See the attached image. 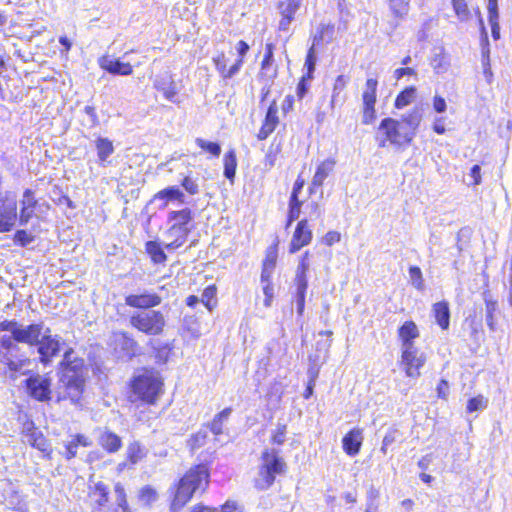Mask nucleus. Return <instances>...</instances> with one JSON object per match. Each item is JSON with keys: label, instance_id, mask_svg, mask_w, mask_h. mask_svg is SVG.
<instances>
[{"label": "nucleus", "instance_id": "obj_1", "mask_svg": "<svg viewBox=\"0 0 512 512\" xmlns=\"http://www.w3.org/2000/svg\"><path fill=\"white\" fill-rule=\"evenodd\" d=\"M421 120L422 113L418 108L402 116L401 120L383 119L376 136L379 146L385 147L388 143L396 147L408 145L415 137Z\"/></svg>", "mask_w": 512, "mask_h": 512}, {"label": "nucleus", "instance_id": "obj_2", "mask_svg": "<svg viewBox=\"0 0 512 512\" xmlns=\"http://www.w3.org/2000/svg\"><path fill=\"white\" fill-rule=\"evenodd\" d=\"M85 371L84 360L74 350H67L61 362L60 385L65 389L62 398H69L74 404L79 402L84 390Z\"/></svg>", "mask_w": 512, "mask_h": 512}, {"label": "nucleus", "instance_id": "obj_3", "mask_svg": "<svg viewBox=\"0 0 512 512\" xmlns=\"http://www.w3.org/2000/svg\"><path fill=\"white\" fill-rule=\"evenodd\" d=\"M209 484V471L203 465L191 467L176 485L174 498L170 509L172 512H178L198 491H205Z\"/></svg>", "mask_w": 512, "mask_h": 512}, {"label": "nucleus", "instance_id": "obj_4", "mask_svg": "<svg viewBox=\"0 0 512 512\" xmlns=\"http://www.w3.org/2000/svg\"><path fill=\"white\" fill-rule=\"evenodd\" d=\"M192 220L193 214L189 208L169 212L167 218L169 227L164 232L167 250H176L184 245L191 231Z\"/></svg>", "mask_w": 512, "mask_h": 512}, {"label": "nucleus", "instance_id": "obj_5", "mask_svg": "<svg viewBox=\"0 0 512 512\" xmlns=\"http://www.w3.org/2000/svg\"><path fill=\"white\" fill-rule=\"evenodd\" d=\"M132 395L147 404L154 405L163 393V381L154 370H143L131 383Z\"/></svg>", "mask_w": 512, "mask_h": 512}, {"label": "nucleus", "instance_id": "obj_6", "mask_svg": "<svg viewBox=\"0 0 512 512\" xmlns=\"http://www.w3.org/2000/svg\"><path fill=\"white\" fill-rule=\"evenodd\" d=\"M286 463L274 449H265L261 457L258 477L255 486L260 490L268 489L275 481L277 475L285 472Z\"/></svg>", "mask_w": 512, "mask_h": 512}, {"label": "nucleus", "instance_id": "obj_7", "mask_svg": "<svg viewBox=\"0 0 512 512\" xmlns=\"http://www.w3.org/2000/svg\"><path fill=\"white\" fill-rule=\"evenodd\" d=\"M130 323L134 328L147 335H159L165 327V318L159 311L145 310L134 314Z\"/></svg>", "mask_w": 512, "mask_h": 512}, {"label": "nucleus", "instance_id": "obj_8", "mask_svg": "<svg viewBox=\"0 0 512 512\" xmlns=\"http://www.w3.org/2000/svg\"><path fill=\"white\" fill-rule=\"evenodd\" d=\"M426 354L415 347H401V358L399 364L409 378H418L421 375L420 369L426 363Z\"/></svg>", "mask_w": 512, "mask_h": 512}, {"label": "nucleus", "instance_id": "obj_9", "mask_svg": "<svg viewBox=\"0 0 512 512\" xmlns=\"http://www.w3.org/2000/svg\"><path fill=\"white\" fill-rule=\"evenodd\" d=\"M378 81L374 78H368L362 92L363 103V124H371L376 117L375 104L377 101Z\"/></svg>", "mask_w": 512, "mask_h": 512}, {"label": "nucleus", "instance_id": "obj_10", "mask_svg": "<svg viewBox=\"0 0 512 512\" xmlns=\"http://www.w3.org/2000/svg\"><path fill=\"white\" fill-rule=\"evenodd\" d=\"M40 361L43 364L50 363L51 359L56 356L61 349V338L58 335H52L50 328L46 327L44 334L37 342Z\"/></svg>", "mask_w": 512, "mask_h": 512}, {"label": "nucleus", "instance_id": "obj_11", "mask_svg": "<svg viewBox=\"0 0 512 512\" xmlns=\"http://www.w3.org/2000/svg\"><path fill=\"white\" fill-rule=\"evenodd\" d=\"M51 381L47 375H34L26 380V387L31 397L38 401L50 399Z\"/></svg>", "mask_w": 512, "mask_h": 512}, {"label": "nucleus", "instance_id": "obj_12", "mask_svg": "<svg viewBox=\"0 0 512 512\" xmlns=\"http://www.w3.org/2000/svg\"><path fill=\"white\" fill-rule=\"evenodd\" d=\"M46 326L43 323H35L23 325L19 323L14 340L18 343H25L36 346L40 341V337L44 334Z\"/></svg>", "mask_w": 512, "mask_h": 512}, {"label": "nucleus", "instance_id": "obj_13", "mask_svg": "<svg viewBox=\"0 0 512 512\" xmlns=\"http://www.w3.org/2000/svg\"><path fill=\"white\" fill-rule=\"evenodd\" d=\"M43 207L48 209L49 205L46 202L39 203L34 196V192L30 189H26L23 193V197L21 200V209L19 216L20 224L26 225L33 217L35 210L37 208L41 210Z\"/></svg>", "mask_w": 512, "mask_h": 512}, {"label": "nucleus", "instance_id": "obj_14", "mask_svg": "<svg viewBox=\"0 0 512 512\" xmlns=\"http://www.w3.org/2000/svg\"><path fill=\"white\" fill-rule=\"evenodd\" d=\"M313 238L312 230L308 225L307 219H302L298 222L296 229L293 233L292 239L289 244V253L294 254L304 246L311 243Z\"/></svg>", "mask_w": 512, "mask_h": 512}, {"label": "nucleus", "instance_id": "obj_15", "mask_svg": "<svg viewBox=\"0 0 512 512\" xmlns=\"http://www.w3.org/2000/svg\"><path fill=\"white\" fill-rule=\"evenodd\" d=\"M17 220V204L15 199H6L0 205V232L12 229Z\"/></svg>", "mask_w": 512, "mask_h": 512}, {"label": "nucleus", "instance_id": "obj_16", "mask_svg": "<svg viewBox=\"0 0 512 512\" xmlns=\"http://www.w3.org/2000/svg\"><path fill=\"white\" fill-rule=\"evenodd\" d=\"M161 301L160 296L147 291L142 294H131L125 298L126 305L140 309H149L158 306Z\"/></svg>", "mask_w": 512, "mask_h": 512}, {"label": "nucleus", "instance_id": "obj_17", "mask_svg": "<svg viewBox=\"0 0 512 512\" xmlns=\"http://www.w3.org/2000/svg\"><path fill=\"white\" fill-rule=\"evenodd\" d=\"M98 63L102 69L111 74L128 76L133 73V67L129 62H122L108 55L99 58Z\"/></svg>", "mask_w": 512, "mask_h": 512}, {"label": "nucleus", "instance_id": "obj_18", "mask_svg": "<svg viewBox=\"0 0 512 512\" xmlns=\"http://www.w3.org/2000/svg\"><path fill=\"white\" fill-rule=\"evenodd\" d=\"M108 487L98 482L96 483L89 492V500L92 508V512H106L105 506L108 502Z\"/></svg>", "mask_w": 512, "mask_h": 512}, {"label": "nucleus", "instance_id": "obj_19", "mask_svg": "<svg viewBox=\"0 0 512 512\" xmlns=\"http://www.w3.org/2000/svg\"><path fill=\"white\" fill-rule=\"evenodd\" d=\"M301 4L302 0H283L279 3L278 9L281 14V20L279 21L280 30L285 31L288 29Z\"/></svg>", "mask_w": 512, "mask_h": 512}, {"label": "nucleus", "instance_id": "obj_20", "mask_svg": "<svg viewBox=\"0 0 512 512\" xmlns=\"http://www.w3.org/2000/svg\"><path fill=\"white\" fill-rule=\"evenodd\" d=\"M277 113L278 107L276 105V102L273 101L267 110L265 120L257 135L258 139L265 140L275 130L279 123Z\"/></svg>", "mask_w": 512, "mask_h": 512}, {"label": "nucleus", "instance_id": "obj_21", "mask_svg": "<svg viewBox=\"0 0 512 512\" xmlns=\"http://www.w3.org/2000/svg\"><path fill=\"white\" fill-rule=\"evenodd\" d=\"M336 161L333 158H328L322 161L316 168L315 174L312 178L311 185L309 187L310 193L314 191V188L321 187L325 179L334 170Z\"/></svg>", "mask_w": 512, "mask_h": 512}, {"label": "nucleus", "instance_id": "obj_22", "mask_svg": "<svg viewBox=\"0 0 512 512\" xmlns=\"http://www.w3.org/2000/svg\"><path fill=\"white\" fill-rule=\"evenodd\" d=\"M362 441V430L359 428H354L343 437V449L349 456H355L360 451Z\"/></svg>", "mask_w": 512, "mask_h": 512}, {"label": "nucleus", "instance_id": "obj_23", "mask_svg": "<svg viewBox=\"0 0 512 512\" xmlns=\"http://www.w3.org/2000/svg\"><path fill=\"white\" fill-rule=\"evenodd\" d=\"M265 55L261 63L260 76L267 77L268 80H272L277 75V68L273 67L274 63V44L267 43L265 46Z\"/></svg>", "mask_w": 512, "mask_h": 512}, {"label": "nucleus", "instance_id": "obj_24", "mask_svg": "<svg viewBox=\"0 0 512 512\" xmlns=\"http://www.w3.org/2000/svg\"><path fill=\"white\" fill-rule=\"evenodd\" d=\"M402 342L401 347H415L413 340L419 336L417 325L413 321H406L398 331Z\"/></svg>", "mask_w": 512, "mask_h": 512}, {"label": "nucleus", "instance_id": "obj_25", "mask_svg": "<svg viewBox=\"0 0 512 512\" xmlns=\"http://www.w3.org/2000/svg\"><path fill=\"white\" fill-rule=\"evenodd\" d=\"M154 200H163L162 207H166L169 201H178L181 204L185 203V195L177 186H169L160 190L154 195Z\"/></svg>", "mask_w": 512, "mask_h": 512}, {"label": "nucleus", "instance_id": "obj_26", "mask_svg": "<svg viewBox=\"0 0 512 512\" xmlns=\"http://www.w3.org/2000/svg\"><path fill=\"white\" fill-rule=\"evenodd\" d=\"M15 351L0 350V363L7 366L12 372L20 371L26 364V360L18 359Z\"/></svg>", "mask_w": 512, "mask_h": 512}, {"label": "nucleus", "instance_id": "obj_27", "mask_svg": "<svg viewBox=\"0 0 512 512\" xmlns=\"http://www.w3.org/2000/svg\"><path fill=\"white\" fill-rule=\"evenodd\" d=\"M432 312L436 323L443 329L447 330L450 323V310L447 302H437L433 305Z\"/></svg>", "mask_w": 512, "mask_h": 512}, {"label": "nucleus", "instance_id": "obj_28", "mask_svg": "<svg viewBox=\"0 0 512 512\" xmlns=\"http://www.w3.org/2000/svg\"><path fill=\"white\" fill-rule=\"evenodd\" d=\"M97 156L102 165H105L107 159L114 153L112 141L108 138L99 137L95 141Z\"/></svg>", "mask_w": 512, "mask_h": 512}, {"label": "nucleus", "instance_id": "obj_29", "mask_svg": "<svg viewBox=\"0 0 512 512\" xmlns=\"http://www.w3.org/2000/svg\"><path fill=\"white\" fill-rule=\"evenodd\" d=\"M99 443L105 450L110 453L118 451L121 447L120 437L110 431H106L101 434Z\"/></svg>", "mask_w": 512, "mask_h": 512}, {"label": "nucleus", "instance_id": "obj_30", "mask_svg": "<svg viewBox=\"0 0 512 512\" xmlns=\"http://www.w3.org/2000/svg\"><path fill=\"white\" fill-rule=\"evenodd\" d=\"M145 250L155 264L164 263L167 259L162 246L157 241H148L145 244Z\"/></svg>", "mask_w": 512, "mask_h": 512}, {"label": "nucleus", "instance_id": "obj_31", "mask_svg": "<svg viewBox=\"0 0 512 512\" xmlns=\"http://www.w3.org/2000/svg\"><path fill=\"white\" fill-rule=\"evenodd\" d=\"M310 253L309 251H306L299 260V264L296 270V284H302V285H308L307 281V272L310 268V261H309Z\"/></svg>", "mask_w": 512, "mask_h": 512}, {"label": "nucleus", "instance_id": "obj_32", "mask_svg": "<svg viewBox=\"0 0 512 512\" xmlns=\"http://www.w3.org/2000/svg\"><path fill=\"white\" fill-rule=\"evenodd\" d=\"M250 47L249 45L243 41V40H240L237 44H236V50H237V53H238V59L237 61L229 68V71H228V76H234L236 75L243 63H244V57L245 55L247 54V52L249 51Z\"/></svg>", "mask_w": 512, "mask_h": 512}, {"label": "nucleus", "instance_id": "obj_33", "mask_svg": "<svg viewBox=\"0 0 512 512\" xmlns=\"http://www.w3.org/2000/svg\"><path fill=\"white\" fill-rule=\"evenodd\" d=\"M348 79L344 75H339L334 82L332 95H331V106L344 101V92Z\"/></svg>", "mask_w": 512, "mask_h": 512}, {"label": "nucleus", "instance_id": "obj_34", "mask_svg": "<svg viewBox=\"0 0 512 512\" xmlns=\"http://www.w3.org/2000/svg\"><path fill=\"white\" fill-rule=\"evenodd\" d=\"M223 163H224V176L232 182L235 177L236 167H237L236 153L233 149L229 150L224 155Z\"/></svg>", "mask_w": 512, "mask_h": 512}, {"label": "nucleus", "instance_id": "obj_35", "mask_svg": "<svg viewBox=\"0 0 512 512\" xmlns=\"http://www.w3.org/2000/svg\"><path fill=\"white\" fill-rule=\"evenodd\" d=\"M334 26L331 24H320L313 38V46L322 41L330 42L333 39Z\"/></svg>", "mask_w": 512, "mask_h": 512}, {"label": "nucleus", "instance_id": "obj_36", "mask_svg": "<svg viewBox=\"0 0 512 512\" xmlns=\"http://www.w3.org/2000/svg\"><path fill=\"white\" fill-rule=\"evenodd\" d=\"M231 411V408H225L220 413L215 415L214 419L209 425V428L214 435H220L222 433L223 423L229 418Z\"/></svg>", "mask_w": 512, "mask_h": 512}, {"label": "nucleus", "instance_id": "obj_37", "mask_svg": "<svg viewBox=\"0 0 512 512\" xmlns=\"http://www.w3.org/2000/svg\"><path fill=\"white\" fill-rule=\"evenodd\" d=\"M416 97V88L408 87L398 94L395 100V107L397 109H402L409 104H411Z\"/></svg>", "mask_w": 512, "mask_h": 512}, {"label": "nucleus", "instance_id": "obj_38", "mask_svg": "<svg viewBox=\"0 0 512 512\" xmlns=\"http://www.w3.org/2000/svg\"><path fill=\"white\" fill-rule=\"evenodd\" d=\"M431 66L437 74L445 73L450 66L448 56L444 53L436 54L431 60Z\"/></svg>", "mask_w": 512, "mask_h": 512}, {"label": "nucleus", "instance_id": "obj_39", "mask_svg": "<svg viewBox=\"0 0 512 512\" xmlns=\"http://www.w3.org/2000/svg\"><path fill=\"white\" fill-rule=\"evenodd\" d=\"M302 201H300L295 195L290 196L289 201V213H288V222L287 227L291 225V223L298 219L301 213Z\"/></svg>", "mask_w": 512, "mask_h": 512}, {"label": "nucleus", "instance_id": "obj_40", "mask_svg": "<svg viewBox=\"0 0 512 512\" xmlns=\"http://www.w3.org/2000/svg\"><path fill=\"white\" fill-rule=\"evenodd\" d=\"M145 455L146 451L139 443L134 442L128 446L127 456L132 464L138 463Z\"/></svg>", "mask_w": 512, "mask_h": 512}, {"label": "nucleus", "instance_id": "obj_41", "mask_svg": "<svg viewBox=\"0 0 512 512\" xmlns=\"http://www.w3.org/2000/svg\"><path fill=\"white\" fill-rule=\"evenodd\" d=\"M409 3L410 0H389V7L395 16L403 17L409 11Z\"/></svg>", "mask_w": 512, "mask_h": 512}, {"label": "nucleus", "instance_id": "obj_42", "mask_svg": "<svg viewBox=\"0 0 512 512\" xmlns=\"http://www.w3.org/2000/svg\"><path fill=\"white\" fill-rule=\"evenodd\" d=\"M208 437V433L206 429H201L197 433L191 436V438L188 441V446L190 449L196 450L206 444V440Z\"/></svg>", "mask_w": 512, "mask_h": 512}, {"label": "nucleus", "instance_id": "obj_43", "mask_svg": "<svg viewBox=\"0 0 512 512\" xmlns=\"http://www.w3.org/2000/svg\"><path fill=\"white\" fill-rule=\"evenodd\" d=\"M157 498V492L150 486L143 487L139 492V500L145 506L151 505Z\"/></svg>", "mask_w": 512, "mask_h": 512}, {"label": "nucleus", "instance_id": "obj_44", "mask_svg": "<svg viewBox=\"0 0 512 512\" xmlns=\"http://www.w3.org/2000/svg\"><path fill=\"white\" fill-rule=\"evenodd\" d=\"M482 67L486 81L491 83L493 79V73L490 65V50L487 46L482 49Z\"/></svg>", "mask_w": 512, "mask_h": 512}, {"label": "nucleus", "instance_id": "obj_45", "mask_svg": "<svg viewBox=\"0 0 512 512\" xmlns=\"http://www.w3.org/2000/svg\"><path fill=\"white\" fill-rule=\"evenodd\" d=\"M216 287L214 285H211V286H208L204 289L203 293H202V296H201V301L202 303L208 308V310H212L215 305H216V301H214L212 303V301L215 299L216 297Z\"/></svg>", "mask_w": 512, "mask_h": 512}, {"label": "nucleus", "instance_id": "obj_46", "mask_svg": "<svg viewBox=\"0 0 512 512\" xmlns=\"http://www.w3.org/2000/svg\"><path fill=\"white\" fill-rule=\"evenodd\" d=\"M487 405L488 399L482 395H478L474 398L469 399L467 403V411L469 413H472L475 411L483 410L487 407Z\"/></svg>", "mask_w": 512, "mask_h": 512}, {"label": "nucleus", "instance_id": "obj_47", "mask_svg": "<svg viewBox=\"0 0 512 512\" xmlns=\"http://www.w3.org/2000/svg\"><path fill=\"white\" fill-rule=\"evenodd\" d=\"M409 276H410L412 285L418 290H423L424 280H423L421 269L417 266H411L409 268Z\"/></svg>", "mask_w": 512, "mask_h": 512}, {"label": "nucleus", "instance_id": "obj_48", "mask_svg": "<svg viewBox=\"0 0 512 512\" xmlns=\"http://www.w3.org/2000/svg\"><path fill=\"white\" fill-rule=\"evenodd\" d=\"M195 142L201 149L209 152L215 157H218L221 153V147L217 143L208 142L202 138H196Z\"/></svg>", "mask_w": 512, "mask_h": 512}, {"label": "nucleus", "instance_id": "obj_49", "mask_svg": "<svg viewBox=\"0 0 512 512\" xmlns=\"http://www.w3.org/2000/svg\"><path fill=\"white\" fill-rule=\"evenodd\" d=\"M296 309L298 315H302L304 312V306H305V294L308 285H302V284H296Z\"/></svg>", "mask_w": 512, "mask_h": 512}, {"label": "nucleus", "instance_id": "obj_50", "mask_svg": "<svg viewBox=\"0 0 512 512\" xmlns=\"http://www.w3.org/2000/svg\"><path fill=\"white\" fill-rule=\"evenodd\" d=\"M213 62L217 71L222 75L223 78H232L233 76H228L229 68H227V59L224 53H220L216 57L213 58Z\"/></svg>", "mask_w": 512, "mask_h": 512}, {"label": "nucleus", "instance_id": "obj_51", "mask_svg": "<svg viewBox=\"0 0 512 512\" xmlns=\"http://www.w3.org/2000/svg\"><path fill=\"white\" fill-rule=\"evenodd\" d=\"M114 492H115L117 506L119 508H121V510L129 507L127 499H126V493H125L124 487L121 485V483L115 484Z\"/></svg>", "mask_w": 512, "mask_h": 512}, {"label": "nucleus", "instance_id": "obj_52", "mask_svg": "<svg viewBox=\"0 0 512 512\" xmlns=\"http://www.w3.org/2000/svg\"><path fill=\"white\" fill-rule=\"evenodd\" d=\"M456 15L460 20H466L469 16V10L465 0H452Z\"/></svg>", "mask_w": 512, "mask_h": 512}, {"label": "nucleus", "instance_id": "obj_53", "mask_svg": "<svg viewBox=\"0 0 512 512\" xmlns=\"http://www.w3.org/2000/svg\"><path fill=\"white\" fill-rule=\"evenodd\" d=\"M18 342L14 340L13 336L3 335L0 338V350H9L19 352Z\"/></svg>", "mask_w": 512, "mask_h": 512}, {"label": "nucleus", "instance_id": "obj_54", "mask_svg": "<svg viewBox=\"0 0 512 512\" xmlns=\"http://www.w3.org/2000/svg\"><path fill=\"white\" fill-rule=\"evenodd\" d=\"M276 261H277V248H276V246H271L267 249L266 256H265L262 266L275 269Z\"/></svg>", "mask_w": 512, "mask_h": 512}, {"label": "nucleus", "instance_id": "obj_55", "mask_svg": "<svg viewBox=\"0 0 512 512\" xmlns=\"http://www.w3.org/2000/svg\"><path fill=\"white\" fill-rule=\"evenodd\" d=\"M181 185L191 195H195L199 192V185L197 181L190 176L184 177Z\"/></svg>", "mask_w": 512, "mask_h": 512}, {"label": "nucleus", "instance_id": "obj_56", "mask_svg": "<svg viewBox=\"0 0 512 512\" xmlns=\"http://www.w3.org/2000/svg\"><path fill=\"white\" fill-rule=\"evenodd\" d=\"M287 427L285 424H278L275 432L272 435V442L281 445L285 442Z\"/></svg>", "mask_w": 512, "mask_h": 512}, {"label": "nucleus", "instance_id": "obj_57", "mask_svg": "<svg viewBox=\"0 0 512 512\" xmlns=\"http://www.w3.org/2000/svg\"><path fill=\"white\" fill-rule=\"evenodd\" d=\"M315 64H316V56H315L314 46L312 45L308 51L306 61H305V66L307 67L309 78H311V74L315 69Z\"/></svg>", "mask_w": 512, "mask_h": 512}, {"label": "nucleus", "instance_id": "obj_58", "mask_svg": "<svg viewBox=\"0 0 512 512\" xmlns=\"http://www.w3.org/2000/svg\"><path fill=\"white\" fill-rule=\"evenodd\" d=\"M154 87L157 90L162 91L164 97L167 100L174 101V97L176 96L177 91H176L175 87L172 84L168 85L167 88H160V82L157 81V82L154 83Z\"/></svg>", "mask_w": 512, "mask_h": 512}, {"label": "nucleus", "instance_id": "obj_59", "mask_svg": "<svg viewBox=\"0 0 512 512\" xmlns=\"http://www.w3.org/2000/svg\"><path fill=\"white\" fill-rule=\"evenodd\" d=\"M184 325L193 337L197 338L200 336V329L196 323V320L193 319V317L185 318Z\"/></svg>", "mask_w": 512, "mask_h": 512}, {"label": "nucleus", "instance_id": "obj_60", "mask_svg": "<svg viewBox=\"0 0 512 512\" xmlns=\"http://www.w3.org/2000/svg\"><path fill=\"white\" fill-rule=\"evenodd\" d=\"M263 293L265 295L264 305L266 307H270L274 295L272 282L263 283Z\"/></svg>", "mask_w": 512, "mask_h": 512}, {"label": "nucleus", "instance_id": "obj_61", "mask_svg": "<svg viewBox=\"0 0 512 512\" xmlns=\"http://www.w3.org/2000/svg\"><path fill=\"white\" fill-rule=\"evenodd\" d=\"M341 240V234L337 231H328L322 238V242L327 246H332Z\"/></svg>", "mask_w": 512, "mask_h": 512}, {"label": "nucleus", "instance_id": "obj_62", "mask_svg": "<svg viewBox=\"0 0 512 512\" xmlns=\"http://www.w3.org/2000/svg\"><path fill=\"white\" fill-rule=\"evenodd\" d=\"M19 323L14 320H4L0 322V331H8L15 337Z\"/></svg>", "mask_w": 512, "mask_h": 512}, {"label": "nucleus", "instance_id": "obj_63", "mask_svg": "<svg viewBox=\"0 0 512 512\" xmlns=\"http://www.w3.org/2000/svg\"><path fill=\"white\" fill-rule=\"evenodd\" d=\"M15 241L20 243L22 246H26L33 241V237L25 230H19L15 234Z\"/></svg>", "mask_w": 512, "mask_h": 512}, {"label": "nucleus", "instance_id": "obj_64", "mask_svg": "<svg viewBox=\"0 0 512 512\" xmlns=\"http://www.w3.org/2000/svg\"><path fill=\"white\" fill-rule=\"evenodd\" d=\"M217 512H241L240 508L234 501H227L220 508H217Z\"/></svg>", "mask_w": 512, "mask_h": 512}]
</instances>
